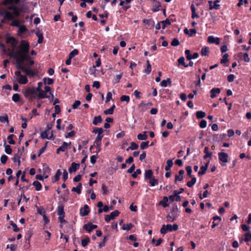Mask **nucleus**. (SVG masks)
Instances as JSON below:
<instances>
[{
  "label": "nucleus",
  "instance_id": "1",
  "mask_svg": "<svg viewBox=\"0 0 251 251\" xmlns=\"http://www.w3.org/2000/svg\"><path fill=\"white\" fill-rule=\"evenodd\" d=\"M19 48V50L9 54L10 57L17 59L16 66L19 64L23 65L25 61H28L31 59V57L28 54L30 46L28 41L25 40H21Z\"/></svg>",
  "mask_w": 251,
  "mask_h": 251
},
{
  "label": "nucleus",
  "instance_id": "2",
  "mask_svg": "<svg viewBox=\"0 0 251 251\" xmlns=\"http://www.w3.org/2000/svg\"><path fill=\"white\" fill-rule=\"evenodd\" d=\"M24 12L23 8L15 5H12L7 7V10H5L0 14L3 15L4 18L8 21H11L12 26L19 27L20 21L15 19L19 17Z\"/></svg>",
  "mask_w": 251,
  "mask_h": 251
},
{
  "label": "nucleus",
  "instance_id": "3",
  "mask_svg": "<svg viewBox=\"0 0 251 251\" xmlns=\"http://www.w3.org/2000/svg\"><path fill=\"white\" fill-rule=\"evenodd\" d=\"M23 93L25 98L29 101H32L36 99L37 92L34 89V87H28Z\"/></svg>",
  "mask_w": 251,
  "mask_h": 251
},
{
  "label": "nucleus",
  "instance_id": "4",
  "mask_svg": "<svg viewBox=\"0 0 251 251\" xmlns=\"http://www.w3.org/2000/svg\"><path fill=\"white\" fill-rule=\"evenodd\" d=\"M178 229V226L176 224L172 226L170 224L167 225H163L160 229V233L165 234L167 232H172L173 231H176Z\"/></svg>",
  "mask_w": 251,
  "mask_h": 251
},
{
  "label": "nucleus",
  "instance_id": "5",
  "mask_svg": "<svg viewBox=\"0 0 251 251\" xmlns=\"http://www.w3.org/2000/svg\"><path fill=\"white\" fill-rule=\"evenodd\" d=\"M17 68L25 73L29 77H33L36 75L35 72L30 68H27L25 66L21 65L20 64L17 65Z\"/></svg>",
  "mask_w": 251,
  "mask_h": 251
},
{
  "label": "nucleus",
  "instance_id": "6",
  "mask_svg": "<svg viewBox=\"0 0 251 251\" xmlns=\"http://www.w3.org/2000/svg\"><path fill=\"white\" fill-rule=\"evenodd\" d=\"M218 155L221 165L222 166H226V163L228 162V154L226 152H220L218 153Z\"/></svg>",
  "mask_w": 251,
  "mask_h": 251
},
{
  "label": "nucleus",
  "instance_id": "7",
  "mask_svg": "<svg viewBox=\"0 0 251 251\" xmlns=\"http://www.w3.org/2000/svg\"><path fill=\"white\" fill-rule=\"evenodd\" d=\"M120 214V212L118 210H116L112 212L110 215H106L105 216V221L106 223H109L110 220L114 219L117 217Z\"/></svg>",
  "mask_w": 251,
  "mask_h": 251
},
{
  "label": "nucleus",
  "instance_id": "8",
  "mask_svg": "<svg viewBox=\"0 0 251 251\" xmlns=\"http://www.w3.org/2000/svg\"><path fill=\"white\" fill-rule=\"evenodd\" d=\"M179 216V214L177 213H175L171 211L169 214L167 215V222H173L175 221Z\"/></svg>",
  "mask_w": 251,
  "mask_h": 251
},
{
  "label": "nucleus",
  "instance_id": "9",
  "mask_svg": "<svg viewBox=\"0 0 251 251\" xmlns=\"http://www.w3.org/2000/svg\"><path fill=\"white\" fill-rule=\"evenodd\" d=\"M209 4V10H212V9H215V10H218L220 9V5L217 4V3L220 2L219 0H215L214 3L212 0H208V1Z\"/></svg>",
  "mask_w": 251,
  "mask_h": 251
},
{
  "label": "nucleus",
  "instance_id": "10",
  "mask_svg": "<svg viewBox=\"0 0 251 251\" xmlns=\"http://www.w3.org/2000/svg\"><path fill=\"white\" fill-rule=\"evenodd\" d=\"M207 42L209 44H214L218 45L220 43V39L218 37H215L212 35L209 36L207 38Z\"/></svg>",
  "mask_w": 251,
  "mask_h": 251
},
{
  "label": "nucleus",
  "instance_id": "11",
  "mask_svg": "<svg viewBox=\"0 0 251 251\" xmlns=\"http://www.w3.org/2000/svg\"><path fill=\"white\" fill-rule=\"evenodd\" d=\"M90 211L89 207L88 205H84L83 207H81L80 209V214L82 216H85L88 215Z\"/></svg>",
  "mask_w": 251,
  "mask_h": 251
},
{
  "label": "nucleus",
  "instance_id": "12",
  "mask_svg": "<svg viewBox=\"0 0 251 251\" xmlns=\"http://www.w3.org/2000/svg\"><path fill=\"white\" fill-rule=\"evenodd\" d=\"M209 163V161H208L204 165H203L200 167V171L198 172L199 176H202L205 174L206 171L208 168Z\"/></svg>",
  "mask_w": 251,
  "mask_h": 251
},
{
  "label": "nucleus",
  "instance_id": "13",
  "mask_svg": "<svg viewBox=\"0 0 251 251\" xmlns=\"http://www.w3.org/2000/svg\"><path fill=\"white\" fill-rule=\"evenodd\" d=\"M71 145V142L69 143L63 142L62 145L59 147V150H61L62 152H64L70 148Z\"/></svg>",
  "mask_w": 251,
  "mask_h": 251
},
{
  "label": "nucleus",
  "instance_id": "14",
  "mask_svg": "<svg viewBox=\"0 0 251 251\" xmlns=\"http://www.w3.org/2000/svg\"><path fill=\"white\" fill-rule=\"evenodd\" d=\"M80 164L79 163H76L73 162L71 164V167L69 168V172L72 173L73 172H75L79 167Z\"/></svg>",
  "mask_w": 251,
  "mask_h": 251
},
{
  "label": "nucleus",
  "instance_id": "15",
  "mask_svg": "<svg viewBox=\"0 0 251 251\" xmlns=\"http://www.w3.org/2000/svg\"><path fill=\"white\" fill-rule=\"evenodd\" d=\"M37 97L38 99H43L45 98H49L50 97L47 94L46 92L44 90H41V91H38L37 93Z\"/></svg>",
  "mask_w": 251,
  "mask_h": 251
},
{
  "label": "nucleus",
  "instance_id": "16",
  "mask_svg": "<svg viewBox=\"0 0 251 251\" xmlns=\"http://www.w3.org/2000/svg\"><path fill=\"white\" fill-rule=\"evenodd\" d=\"M18 82L21 84H25L28 82V79L26 76L23 75H20V77H17Z\"/></svg>",
  "mask_w": 251,
  "mask_h": 251
},
{
  "label": "nucleus",
  "instance_id": "17",
  "mask_svg": "<svg viewBox=\"0 0 251 251\" xmlns=\"http://www.w3.org/2000/svg\"><path fill=\"white\" fill-rule=\"evenodd\" d=\"M221 90L218 88H214L210 90V97L213 99L216 97V94H220Z\"/></svg>",
  "mask_w": 251,
  "mask_h": 251
},
{
  "label": "nucleus",
  "instance_id": "18",
  "mask_svg": "<svg viewBox=\"0 0 251 251\" xmlns=\"http://www.w3.org/2000/svg\"><path fill=\"white\" fill-rule=\"evenodd\" d=\"M20 1V0H3L1 3L2 5H7L8 4H12L13 3L18 4Z\"/></svg>",
  "mask_w": 251,
  "mask_h": 251
},
{
  "label": "nucleus",
  "instance_id": "19",
  "mask_svg": "<svg viewBox=\"0 0 251 251\" xmlns=\"http://www.w3.org/2000/svg\"><path fill=\"white\" fill-rule=\"evenodd\" d=\"M6 43L11 44L13 47H15L18 43V41L13 37H8L6 39Z\"/></svg>",
  "mask_w": 251,
  "mask_h": 251
},
{
  "label": "nucleus",
  "instance_id": "20",
  "mask_svg": "<svg viewBox=\"0 0 251 251\" xmlns=\"http://www.w3.org/2000/svg\"><path fill=\"white\" fill-rule=\"evenodd\" d=\"M153 172L151 170H148L145 171V179L148 180L153 177Z\"/></svg>",
  "mask_w": 251,
  "mask_h": 251
},
{
  "label": "nucleus",
  "instance_id": "21",
  "mask_svg": "<svg viewBox=\"0 0 251 251\" xmlns=\"http://www.w3.org/2000/svg\"><path fill=\"white\" fill-rule=\"evenodd\" d=\"M28 31V29L26 28V27L25 25H20L19 27V29L18 31V34L19 36H21L22 34H23L25 32H27Z\"/></svg>",
  "mask_w": 251,
  "mask_h": 251
},
{
  "label": "nucleus",
  "instance_id": "22",
  "mask_svg": "<svg viewBox=\"0 0 251 251\" xmlns=\"http://www.w3.org/2000/svg\"><path fill=\"white\" fill-rule=\"evenodd\" d=\"M184 32L185 34L189 35V36L192 37L194 34L197 33V30L195 28L190 29L189 30L187 28L184 29Z\"/></svg>",
  "mask_w": 251,
  "mask_h": 251
},
{
  "label": "nucleus",
  "instance_id": "23",
  "mask_svg": "<svg viewBox=\"0 0 251 251\" xmlns=\"http://www.w3.org/2000/svg\"><path fill=\"white\" fill-rule=\"evenodd\" d=\"M204 153L205 155L203 156V159H206L208 157L211 158L212 155V152L209 151V148L208 147H205L204 149Z\"/></svg>",
  "mask_w": 251,
  "mask_h": 251
},
{
  "label": "nucleus",
  "instance_id": "24",
  "mask_svg": "<svg viewBox=\"0 0 251 251\" xmlns=\"http://www.w3.org/2000/svg\"><path fill=\"white\" fill-rule=\"evenodd\" d=\"M4 141V147H5V151L8 154H11L12 153V149L11 146L9 145L6 144L5 139L3 140Z\"/></svg>",
  "mask_w": 251,
  "mask_h": 251
},
{
  "label": "nucleus",
  "instance_id": "25",
  "mask_svg": "<svg viewBox=\"0 0 251 251\" xmlns=\"http://www.w3.org/2000/svg\"><path fill=\"white\" fill-rule=\"evenodd\" d=\"M209 53V48L208 47H202L201 50V54L202 56H208Z\"/></svg>",
  "mask_w": 251,
  "mask_h": 251
},
{
  "label": "nucleus",
  "instance_id": "26",
  "mask_svg": "<svg viewBox=\"0 0 251 251\" xmlns=\"http://www.w3.org/2000/svg\"><path fill=\"white\" fill-rule=\"evenodd\" d=\"M21 156L20 154H14V157L12 158L14 163H17V165L19 167L21 165Z\"/></svg>",
  "mask_w": 251,
  "mask_h": 251
},
{
  "label": "nucleus",
  "instance_id": "27",
  "mask_svg": "<svg viewBox=\"0 0 251 251\" xmlns=\"http://www.w3.org/2000/svg\"><path fill=\"white\" fill-rule=\"evenodd\" d=\"M32 185L35 187V190L37 191H40L42 188L41 183L37 180L34 181Z\"/></svg>",
  "mask_w": 251,
  "mask_h": 251
},
{
  "label": "nucleus",
  "instance_id": "28",
  "mask_svg": "<svg viewBox=\"0 0 251 251\" xmlns=\"http://www.w3.org/2000/svg\"><path fill=\"white\" fill-rule=\"evenodd\" d=\"M82 184L79 183L76 187H73L72 189V191L75 192L78 194H80L81 192Z\"/></svg>",
  "mask_w": 251,
  "mask_h": 251
},
{
  "label": "nucleus",
  "instance_id": "29",
  "mask_svg": "<svg viewBox=\"0 0 251 251\" xmlns=\"http://www.w3.org/2000/svg\"><path fill=\"white\" fill-rule=\"evenodd\" d=\"M161 5L160 2L156 1L153 5V8L152 9V11L153 12H156L158 11L160 9L159 8L161 7Z\"/></svg>",
  "mask_w": 251,
  "mask_h": 251
},
{
  "label": "nucleus",
  "instance_id": "30",
  "mask_svg": "<svg viewBox=\"0 0 251 251\" xmlns=\"http://www.w3.org/2000/svg\"><path fill=\"white\" fill-rule=\"evenodd\" d=\"M102 121V120L101 117L100 115L98 116H95L93 119V124L94 125L97 126L98 125L99 123H101Z\"/></svg>",
  "mask_w": 251,
  "mask_h": 251
},
{
  "label": "nucleus",
  "instance_id": "31",
  "mask_svg": "<svg viewBox=\"0 0 251 251\" xmlns=\"http://www.w3.org/2000/svg\"><path fill=\"white\" fill-rule=\"evenodd\" d=\"M226 134H215L213 136V140L216 141H219L222 140L224 137H226Z\"/></svg>",
  "mask_w": 251,
  "mask_h": 251
},
{
  "label": "nucleus",
  "instance_id": "32",
  "mask_svg": "<svg viewBox=\"0 0 251 251\" xmlns=\"http://www.w3.org/2000/svg\"><path fill=\"white\" fill-rule=\"evenodd\" d=\"M149 180V183L151 186H154L158 184V179L155 178L154 176L152 177L151 178H150Z\"/></svg>",
  "mask_w": 251,
  "mask_h": 251
},
{
  "label": "nucleus",
  "instance_id": "33",
  "mask_svg": "<svg viewBox=\"0 0 251 251\" xmlns=\"http://www.w3.org/2000/svg\"><path fill=\"white\" fill-rule=\"evenodd\" d=\"M57 214L59 216L65 217V212L64 211V206L63 205H60L58 207Z\"/></svg>",
  "mask_w": 251,
  "mask_h": 251
},
{
  "label": "nucleus",
  "instance_id": "34",
  "mask_svg": "<svg viewBox=\"0 0 251 251\" xmlns=\"http://www.w3.org/2000/svg\"><path fill=\"white\" fill-rule=\"evenodd\" d=\"M167 165L165 167V170L166 171H169L171 170V168L172 167L173 165V162L172 160L169 159L167 161Z\"/></svg>",
  "mask_w": 251,
  "mask_h": 251
},
{
  "label": "nucleus",
  "instance_id": "35",
  "mask_svg": "<svg viewBox=\"0 0 251 251\" xmlns=\"http://www.w3.org/2000/svg\"><path fill=\"white\" fill-rule=\"evenodd\" d=\"M168 201V198L167 197H164L163 200L160 202V204L163 207L165 208L169 206L167 202Z\"/></svg>",
  "mask_w": 251,
  "mask_h": 251
},
{
  "label": "nucleus",
  "instance_id": "36",
  "mask_svg": "<svg viewBox=\"0 0 251 251\" xmlns=\"http://www.w3.org/2000/svg\"><path fill=\"white\" fill-rule=\"evenodd\" d=\"M147 132L144 131L143 133H139L137 135V138L140 140H145L147 139L148 136L146 134Z\"/></svg>",
  "mask_w": 251,
  "mask_h": 251
},
{
  "label": "nucleus",
  "instance_id": "37",
  "mask_svg": "<svg viewBox=\"0 0 251 251\" xmlns=\"http://www.w3.org/2000/svg\"><path fill=\"white\" fill-rule=\"evenodd\" d=\"M134 225L132 223L127 224H124L122 227V229L124 230H130L133 227Z\"/></svg>",
  "mask_w": 251,
  "mask_h": 251
},
{
  "label": "nucleus",
  "instance_id": "38",
  "mask_svg": "<svg viewBox=\"0 0 251 251\" xmlns=\"http://www.w3.org/2000/svg\"><path fill=\"white\" fill-rule=\"evenodd\" d=\"M191 178H192L191 181H189L187 183V186L188 187H192L196 183L197 181V178L196 177L193 176Z\"/></svg>",
  "mask_w": 251,
  "mask_h": 251
},
{
  "label": "nucleus",
  "instance_id": "39",
  "mask_svg": "<svg viewBox=\"0 0 251 251\" xmlns=\"http://www.w3.org/2000/svg\"><path fill=\"white\" fill-rule=\"evenodd\" d=\"M172 82L171 79L170 78H168L166 80H163L161 83L160 85L163 87H166L168 85V83L171 84Z\"/></svg>",
  "mask_w": 251,
  "mask_h": 251
},
{
  "label": "nucleus",
  "instance_id": "40",
  "mask_svg": "<svg viewBox=\"0 0 251 251\" xmlns=\"http://www.w3.org/2000/svg\"><path fill=\"white\" fill-rule=\"evenodd\" d=\"M115 108V104H113V105L110 108L105 110L104 111V113L105 114H106V115H107V114H110V115L113 114Z\"/></svg>",
  "mask_w": 251,
  "mask_h": 251
},
{
  "label": "nucleus",
  "instance_id": "41",
  "mask_svg": "<svg viewBox=\"0 0 251 251\" xmlns=\"http://www.w3.org/2000/svg\"><path fill=\"white\" fill-rule=\"evenodd\" d=\"M206 116V114L204 112L202 111H198L196 112V117L198 119H202L205 117Z\"/></svg>",
  "mask_w": 251,
  "mask_h": 251
},
{
  "label": "nucleus",
  "instance_id": "42",
  "mask_svg": "<svg viewBox=\"0 0 251 251\" xmlns=\"http://www.w3.org/2000/svg\"><path fill=\"white\" fill-rule=\"evenodd\" d=\"M108 238H109V235L104 236L102 241L101 242H100L99 244V246L100 248H101L105 246V243L108 240Z\"/></svg>",
  "mask_w": 251,
  "mask_h": 251
},
{
  "label": "nucleus",
  "instance_id": "43",
  "mask_svg": "<svg viewBox=\"0 0 251 251\" xmlns=\"http://www.w3.org/2000/svg\"><path fill=\"white\" fill-rule=\"evenodd\" d=\"M103 132V129L102 127H95L93 130V133L95 134H102Z\"/></svg>",
  "mask_w": 251,
  "mask_h": 251
},
{
  "label": "nucleus",
  "instance_id": "44",
  "mask_svg": "<svg viewBox=\"0 0 251 251\" xmlns=\"http://www.w3.org/2000/svg\"><path fill=\"white\" fill-rule=\"evenodd\" d=\"M44 84L48 85H51L53 83V79L49 77H45L43 79Z\"/></svg>",
  "mask_w": 251,
  "mask_h": 251
},
{
  "label": "nucleus",
  "instance_id": "45",
  "mask_svg": "<svg viewBox=\"0 0 251 251\" xmlns=\"http://www.w3.org/2000/svg\"><path fill=\"white\" fill-rule=\"evenodd\" d=\"M90 242V240L89 237L87 236L84 239H82L81 241V245L82 247H85L88 243Z\"/></svg>",
  "mask_w": 251,
  "mask_h": 251
},
{
  "label": "nucleus",
  "instance_id": "46",
  "mask_svg": "<svg viewBox=\"0 0 251 251\" xmlns=\"http://www.w3.org/2000/svg\"><path fill=\"white\" fill-rule=\"evenodd\" d=\"M0 122L2 123H8L9 120L8 115L6 114H5L3 116H0Z\"/></svg>",
  "mask_w": 251,
  "mask_h": 251
},
{
  "label": "nucleus",
  "instance_id": "47",
  "mask_svg": "<svg viewBox=\"0 0 251 251\" xmlns=\"http://www.w3.org/2000/svg\"><path fill=\"white\" fill-rule=\"evenodd\" d=\"M90 222H88L87 224H85L83 227V228L86 230L88 233H91V231L93 230L92 226L90 225H89L90 224Z\"/></svg>",
  "mask_w": 251,
  "mask_h": 251
},
{
  "label": "nucleus",
  "instance_id": "48",
  "mask_svg": "<svg viewBox=\"0 0 251 251\" xmlns=\"http://www.w3.org/2000/svg\"><path fill=\"white\" fill-rule=\"evenodd\" d=\"M61 174L62 173L59 169L57 170L56 174L54 176V180H53V182H56L59 179V177L61 175Z\"/></svg>",
  "mask_w": 251,
  "mask_h": 251
},
{
  "label": "nucleus",
  "instance_id": "49",
  "mask_svg": "<svg viewBox=\"0 0 251 251\" xmlns=\"http://www.w3.org/2000/svg\"><path fill=\"white\" fill-rule=\"evenodd\" d=\"M12 100L15 102H18L20 100V96L19 94L16 93L13 95Z\"/></svg>",
  "mask_w": 251,
  "mask_h": 251
},
{
  "label": "nucleus",
  "instance_id": "50",
  "mask_svg": "<svg viewBox=\"0 0 251 251\" xmlns=\"http://www.w3.org/2000/svg\"><path fill=\"white\" fill-rule=\"evenodd\" d=\"M147 67L146 69H145V73L148 75V74H150L151 71V66L149 60H147Z\"/></svg>",
  "mask_w": 251,
  "mask_h": 251
},
{
  "label": "nucleus",
  "instance_id": "51",
  "mask_svg": "<svg viewBox=\"0 0 251 251\" xmlns=\"http://www.w3.org/2000/svg\"><path fill=\"white\" fill-rule=\"evenodd\" d=\"M228 56H229V55L227 53L224 54V55L223 56V58L221 59L220 63L221 64H224V63H226L227 62H228Z\"/></svg>",
  "mask_w": 251,
  "mask_h": 251
},
{
  "label": "nucleus",
  "instance_id": "52",
  "mask_svg": "<svg viewBox=\"0 0 251 251\" xmlns=\"http://www.w3.org/2000/svg\"><path fill=\"white\" fill-rule=\"evenodd\" d=\"M149 141L147 142H142L140 145V148L141 150H145L147 149L149 145Z\"/></svg>",
  "mask_w": 251,
  "mask_h": 251
},
{
  "label": "nucleus",
  "instance_id": "53",
  "mask_svg": "<svg viewBox=\"0 0 251 251\" xmlns=\"http://www.w3.org/2000/svg\"><path fill=\"white\" fill-rule=\"evenodd\" d=\"M14 136V134H10L7 137V139L8 140L9 144L11 145L15 144V141L13 139V137Z\"/></svg>",
  "mask_w": 251,
  "mask_h": 251
},
{
  "label": "nucleus",
  "instance_id": "54",
  "mask_svg": "<svg viewBox=\"0 0 251 251\" xmlns=\"http://www.w3.org/2000/svg\"><path fill=\"white\" fill-rule=\"evenodd\" d=\"M78 50L77 49H74L72 51L70 52L69 53V56L70 57V58H73L74 57L75 55H77L78 54Z\"/></svg>",
  "mask_w": 251,
  "mask_h": 251
},
{
  "label": "nucleus",
  "instance_id": "55",
  "mask_svg": "<svg viewBox=\"0 0 251 251\" xmlns=\"http://www.w3.org/2000/svg\"><path fill=\"white\" fill-rule=\"evenodd\" d=\"M184 60H185L184 57L182 56V57H180L178 59L177 61H178V62L179 64L183 65V66H184L186 68L188 67V65H186L185 63L184 62Z\"/></svg>",
  "mask_w": 251,
  "mask_h": 251
},
{
  "label": "nucleus",
  "instance_id": "56",
  "mask_svg": "<svg viewBox=\"0 0 251 251\" xmlns=\"http://www.w3.org/2000/svg\"><path fill=\"white\" fill-rule=\"evenodd\" d=\"M120 100L122 101H126V102H129L130 100L129 96L127 95H123L120 98Z\"/></svg>",
  "mask_w": 251,
  "mask_h": 251
},
{
  "label": "nucleus",
  "instance_id": "57",
  "mask_svg": "<svg viewBox=\"0 0 251 251\" xmlns=\"http://www.w3.org/2000/svg\"><path fill=\"white\" fill-rule=\"evenodd\" d=\"M186 170L187 173V175L189 177H192V168L190 166H187L186 167Z\"/></svg>",
  "mask_w": 251,
  "mask_h": 251
},
{
  "label": "nucleus",
  "instance_id": "58",
  "mask_svg": "<svg viewBox=\"0 0 251 251\" xmlns=\"http://www.w3.org/2000/svg\"><path fill=\"white\" fill-rule=\"evenodd\" d=\"M123 75V73H121L119 75H116L115 77V83H118L120 82V79Z\"/></svg>",
  "mask_w": 251,
  "mask_h": 251
},
{
  "label": "nucleus",
  "instance_id": "59",
  "mask_svg": "<svg viewBox=\"0 0 251 251\" xmlns=\"http://www.w3.org/2000/svg\"><path fill=\"white\" fill-rule=\"evenodd\" d=\"M185 54L187 60H191L192 59V55L189 50H186L185 51Z\"/></svg>",
  "mask_w": 251,
  "mask_h": 251
},
{
  "label": "nucleus",
  "instance_id": "60",
  "mask_svg": "<svg viewBox=\"0 0 251 251\" xmlns=\"http://www.w3.org/2000/svg\"><path fill=\"white\" fill-rule=\"evenodd\" d=\"M10 225L12 226L13 227V231L14 232H19L20 231V228L17 226V225L13 223V222L11 221L10 222Z\"/></svg>",
  "mask_w": 251,
  "mask_h": 251
},
{
  "label": "nucleus",
  "instance_id": "61",
  "mask_svg": "<svg viewBox=\"0 0 251 251\" xmlns=\"http://www.w3.org/2000/svg\"><path fill=\"white\" fill-rule=\"evenodd\" d=\"M244 241L246 242L251 241V234L250 232H247L245 234Z\"/></svg>",
  "mask_w": 251,
  "mask_h": 251
},
{
  "label": "nucleus",
  "instance_id": "62",
  "mask_svg": "<svg viewBox=\"0 0 251 251\" xmlns=\"http://www.w3.org/2000/svg\"><path fill=\"white\" fill-rule=\"evenodd\" d=\"M7 159L8 156L5 154H3L0 157V162L2 164H4L6 163Z\"/></svg>",
  "mask_w": 251,
  "mask_h": 251
},
{
  "label": "nucleus",
  "instance_id": "63",
  "mask_svg": "<svg viewBox=\"0 0 251 251\" xmlns=\"http://www.w3.org/2000/svg\"><path fill=\"white\" fill-rule=\"evenodd\" d=\"M43 171L44 173V175L45 176L47 174H49L50 172V169L49 167L47 165L44 166L43 168Z\"/></svg>",
  "mask_w": 251,
  "mask_h": 251
},
{
  "label": "nucleus",
  "instance_id": "64",
  "mask_svg": "<svg viewBox=\"0 0 251 251\" xmlns=\"http://www.w3.org/2000/svg\"><path fill=\"white\" fill-rule=\"evenodd\" d=\"M37 212L39 214L43 216L46 214V211L43 207L38 208Z\"/></svg>",
  "mask_w": 251,
  "mask_h": 251
}]
</instances>
